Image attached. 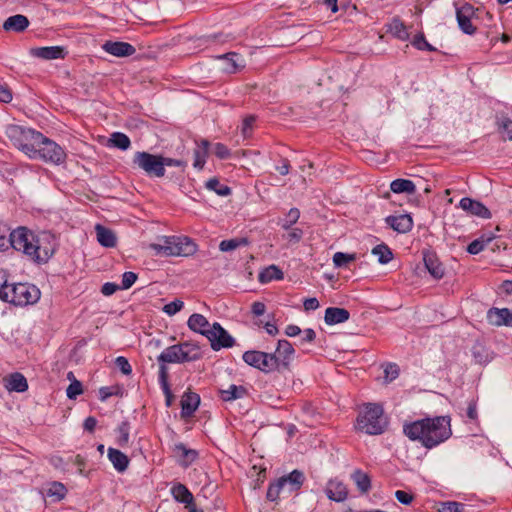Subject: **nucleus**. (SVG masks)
<instances>
[{"label":"nucleus","instance_id":"nucleus-1","mask_svg":"<svg viewBox=\"0 0 512 512\" xmlns=\"http://www.w3.org/2000/svg\"><path fill=\"white\" fill-rule=\"evenodd\" d=\"M10 247L38 263L47 262L55 252L54 237L49 232L35 234L26 227L10 233Z\"/></svg>","mask_w":512,"mask_h":512},{"label":"nucleus","instance_id":"nucleus-2","mask_svg":"<svg viewBox=\"0 0 512 512\" xmlns=\"http://www.w3.org/2000/svg\"><path fill=\"white\" fill-rule=\"evenodd\" d=\"M450 417L424 418L403 425L404 434L413 441H419L431 449L448 440L452 435Z\"/></svg>","mask_w":512,"mask_h":512},{"label":"nucleus","instance_id":"nucleus-3","mask_svg":"<svg viewBox=\"0 0 512 512\" xmlns=\"http://www.w3.org/2000/svg\"><path fill=\"white\" fill-rule=\"evenodd\" d=\"M201 358L199 346L192 343H181L167 347L157 357L159 363V383L163 392L169 394L168 368L167 363H185L196 361Z\"/></svg>","mask_w":512,"mask_h":512},{"label":"nucleus","instance_id":"nucleus-4","mask_svg":"<svg viewBox=\"0 0 512 512\" xmlns=\"http://www.w3.org/2000/svg\"><path fill=\"white\" fill-rule=\"evenodd\" d=\"M388 425L383 407L379 404L368 403L360 410L355 428L368 435L382 434Z\"/></svg>","mask_w":512,"mask_h":512},{"label":"nucleus","instance_id":"nucleus-5","mask_svg":"<svg viewBox=\"0 0 512 512\" xmlns=\"http://www.w3.org/2000/svg\"><path fill=\"white\" fill-rule=\"evenodd\" d=\"M40 298V290L28 283L7 284L0 286V299L15 306H26L36 303Z\"/></svg>","mask_w":512,"mask_h":512},{"label":"nucleus","instance_id":"nucleus-6","mask_svg":"<svg viewBox=\"0 0 512 512\" xmlns=\"http://www.w3.org/2000/svg\"><path fill=\"white\" fill-rule=\"evenodd\" d=\"M157 255L188 257L196 253L197 245L188 237L164 236L150 245Z\"/></svg>","mask_w":512,"mask_h":512},{"label":"nucleus","instance_id":"nucleus-7","mask_svg":"<svg viewBox=\"0 0 512 512\" xmlns=\"http://www.w3.org/2000/svg\"><path fill=\"white\" fill-rule=\"evenodd\" d=\"M5 134L11 143L29 158H35V147L42 139V133L20 125L11 124L6 127Z\"/></svg>","mask_w":512,"mask_h":512},{"label":"nucleus","instance_id":"nucleus-8","mask_svg":"<svg viewBox=\"0 0 512 512\" xmlns=\"http://www.w3.org/2000/svg\"><path fill=\"white\" fill-rule=\"evenodd\" d=\"M65 152L61 146L42 134V139L38 141L35 147V158L42 160H62Z\"/></svg>","mask_w":512,"mask_h":512},{"label":"nucleus","instance_id":"nucleus-9","mask_svg":"<svg viewBox=\"0 0 512 512\" xmlns=\"http://www.w3.org/2000/svg\"><path fill=\"white\" fill-rule=\"evenodd\" d=\"M206 332L211 348L215 351L221 348H230L234 345V338L217 322L212 324L211 331Z\"/></svg>","mask_w":512,"mask_h":512},{"label":"nucleus","instance_id":"nucleus-10","mask_svg":"<svg viewBox=\"0 0 512 512\" xmlns=\"http://www.w3.org/2000/svg\"><path fill=\"white\" fill-rule=\"evenodd\" d=\"M487 322L495 327H512V310L492 307L486 314Z\"/></svg>","mask_w":512,"mask_h":512},{"label":"nucleus","instance_id":"nucleus-11","mask_svg":"<svg viewBox=\"0 0 512 512\" xmlns=\"http://www.w3.org/2000/svg\"><path fill=\"white\" fill-rule=\"evenodd\" d=\"M294 353L295 349L288 340L282 339L278 341L276 350L273 354H276L279 371L289 368L290 362L294 357Z\"/></svg>","mask_w":512,"mask_h":512},{"label":"nucleus","instance_id":"nucleus-12","mask_svg":"<svg viewBox=\"0 0 512 512\" xmlns=\"http://www.w3.org/2000/svg\"><path fill=\"white\" fill-rule=\"evenodd\" d=\"M474 15V7L471 4L465 3L462 6L456 8V19L460 29L468 35L475 33L476 28L471 22V18Z\"/></svg>","mask_w":512,"mask_h":512},{"label":"nucleus","instance_id":"nucleus-13","mask_svg":"<svg viewBox=\"0 0 512 512\" xmlns=\"http://www.w3.org/2000/svg\"><path fill=\"white\" fill-rule=\"evenodd\" d=\"M212 155L216 156L217 158L223 159L227 157H245V158H252L256 157L260 154L259 150L248 148V149H239L231 153L229 149L222 143H216L213 147V151L211 152Z\"/></svg>","mask_w":512,"mask_h":512},{"label":"nucleus","instance_id":"nucleus-14","mask_svg":"<svg viewBox=\"0 0 512 512\" xmlns=\"http://www.w3.org/2000/svg\"><path fill=\"white\" fill-rule=\"evenodd\" d=\"M30 54L36 58L44 60H54L64 59L68 52L63 46H47L32 48L30 50Z\"/></svg>","mask_w":512,"mask_h":512},{"label":"nucleus","instance_id":"nucleus-15","mask_svg":"<svg viewBox=\"0 0 512 512\" xmlns=\"http://www.w3.org/2000/svg\"><path fill=\"white\" fill-rule=\"evenodd\" d=\"M102 49L116 57H129L136 52V48L133 45L122 41H106L102 45Z\"/></svg>","mask_w":512,"mask_h":512},{"label":"nucleus","instance_id":"nucleus-16","mask_svg":"<svg viewBox=\"0 0 512 512\" xmlns=\"http://www.w3.org/2000/svg\"><path fill=\"white\" fill-rule=\"evenodd\" d=\"M172 451L177 458L178 464L184 468L189 467L197 458L198 451L187 448L183 443H177L173 446Z\"/></svg>","mask_w":512,"mask_h":512},{"label":"nucleus","instance_id":"nucleus-17","mask_svg":"<svg viewBox=\"0 0 512 512\" xmlns=\"http://www.w3.org/2000/svg\"><path fill=\"white\" fill-rule=\"evenodd\" d=\"M385 222L398 233H407L413 228L412 217L408 214L388 216L386 217Z\"/></svg>","mask_w":512,"mask_h":512},{"label":"nucleus","instance_id":"nucleus-18","mask_svg":"<svg viewBox=\"0 0 512 512\" xmlns=\"http://www.w3.org/2000/svg\"><path fill=\"white\" fill-rule=\"evenodd\" d=\"M459 206L472 215L488 219L491 213L482 203L475 201L471 198L465 197L460 200Z\"/></svg>","mask_w":512,"mask_h":512},{"label":"nucleus","instance_id":"nucleus-19","mask_svg":"<svg viewBox=\"0 0 512 512\" xmlns=\"http://www.w3.org/2000/svg\"><path fill=\"white\" fill-rule=\"evenodd\" d=\"M304 479L305 476L303 472H301L300 470H293L287 476L279 478L285 491H287L288 493L298 491L303 485Z\"/></svg>","mask_w":512,"mask_h":512},{"label":"nucleus","instance_id":"nucleus-20","mask_svg":"<svg viewBox=\"0 0 512 512\" xmlns=\"http://www.w3.org/2000/svg\"><path fill=\"white\" fill-rule=\"evenodd\" d=\"M138 167L150 177H162L165 173V165H181L182 162H136Z\"/></svg>","mask_w":512,"mask_h":512},{"label":"nucleus","instance_id":"nucleus-21","mask_svg":"<svg viewBox=\"0 0 512 512\" xmlns=\"http://www.w3.org/2000/svg\"><path fill=\"white\" fill-rule=\"evenodd\" d=\"M325 492L330 500L336 502H342L348 496V490L346 486L338 480H330L327 484Z\"/></svg>","mask_w":512,"mask_h":512},{"label":"nucleus","instance_id":"nucleus-22","mask_svg":"<svg viewBox=\"0 0 512 512\" xmlns=\"http://www.w3.org/2000/svg\"><path fill=\"white\" fill-rule=\"evenodd\" d=\"M29 20L26 16L16 14L8 17L3 23V29L7 32L21 33L29 26Z\"/></svg>","mask_w":512,"mask_h":512},{"label":"nucleus","instance_id":"nucleus-23","mask_svg":"<svg viewBox=\"0 0 512 512\" xmlns=\"http://www.w3.org/2000/svg\"><path fill=\"white\" fill-rule=\"evenodd\" d=\"M218 59L223 62V70L226 73H235L240 68L244 67L242 57L235 52H229L224 55H220L218 56Z\"/></svg>","mask_w":512,"mask_h":512},{"label":"nucleus","instance_id":"nucleus-24","mask_svg":"<svg viewBox=\"0 0 512 512\" xmlns=\"http://www.w3.org/2000/svg\"><path fill=\"white\" fill-rule=\"evenodd\" d=\"M350 313L345 308L329 307L325 310L324 321L327 325H336L346 322Z\"/></svg>","mask_w":512,"mask_h":512},{"label":"nucleus","instance_id":"nucleus-25","mask_svg":"<svg viewBox=\"0 0 512 512\" xmlns=\"http://www.w3.org/2000/svg\"><path fill=\"white\" fill-rule=\"evenodd\" d=\"M187 325L192 331L197 332L206 338L208 335L206 331L212 330V325H210L206 317L198 313H194L189 317Z\"/></svg>","mask_w":512,"mask_h":512},{"label":"nucleus","instance_id":"nucleus-26","mask_svg":"<svg viewBox=\"0 0 512 512\" xmlns=\"http://www.w3.org/2000/svg\"><path fill=\"white\" fill-rule=\"evenodd\" d=\"M200 403V397L196 393H185L181 400L182 417H190L197 410Z\"/></svg>","mask_w":512,"mask_h":512},{"label":"nucleus","instance_id":"nucleus-27","mask_svg":"<svg viewBox=\"0 0 512 512\" xmlns=\"http://www.w3.org/2000/svg\"><path fill=\"white\" fill-rule=\"evenodd\" d=\"M5 387L9 391L25 392L28 389V383L26 378L18 372L10 374L6 379Z\"/></svg>","mask_w":512,"mask_h":512},{"label":"nucleus","instance_id":"nucleus-28","mask_svg":"<svg viewBox=\"0 0 512 512\" xmlns=\"http://www.w3.org/2000/svg\"><path fill=\"white\" fill-rule=\"evenodd\" d=\"M171 494L177 502L183 503L186 506L194 501L193 494L181 483H176L171 487Z\"/></svg>","mask_w":512,"mask_h":512},{"label":"nucleus","instance_id":"nucleus-29","mask_svg":"<svg viewBox=\"0 0 512 512\" xmlns=\"http://www.w3.org/2000/svg\"><path fill=\"white\" fill-rule=\"evenodd\" d=\"M98 242L108 248H112L116 245V236L112 230L97 224L95 227Z\"/></svg>","mask_w":512,"mask_h":512},{"label":"nucleus","instance_id":"nucleus-30","mask_svg":"<svg viewBox=\"0 0 512 512\" xmlns=\"http://www.w3.org/2000/svg\"><path fill=\"white\" fill-rule=\"evenodd\" d=\"M108 458L112 462L114 468L119 472L125 471L129 465L128 457L118 449L109 448Z\"/></svg>","mask_w":512,"mask_h":512},{"label":"nucleus","instance_id":"nucleus-31","mask_svg":"<svg viewBox=\"0 0 512 512\" xmlns=\"http://www.w3.org/2000/svg\"><path fill=\"white\" fill-rule=\"evenodd\" d=\"M424 263L429 273L435 279H441L444 276V268L433 254H425Z\"/></svg>","mask_w":512,"mask_h":512},{"label":"nucleus","instance_id":"nucleus-32","mask_svg":"<svg viewBox=\"0 0 512 512\" xmlns=\"http://www.w3.org/2000/svg\"><path fill=\"white\" fill-rule=\"evenodd\" d=\"M283 278L284 274L282 270L276 265L268 266L267 268L263 269L258 275V280L262 284L269 283L273 280H282Z\"/></svg>","mask_w":512,"mask_h":512},{"label":"nucleus","instance_id":"nucleus-33","mask_svg":"<svg viewBox=\"0 0 512 512\" xmlns=\"http://www.w3.org/2000/svg\"><path fill=\"white\" fill-rule=\"evenodd\" d=\"M258 370L264 373L279 371L276 354L262 352Z\"/></svg>","mask_w":512,"mask_h":512},{"label":"nucleus","instance_id":"nucleus-34","mask_svg":"<svg viewBox=\"0 0 512 512\" xmlns=\"http://www.w3.org/2000/svg\"><path fill=\"white\" fill-rule=\"evenodd\" d=\"M390 189L394 193H408L413 194L416 191L415 184L408 179H396L393 180L390 184Z\"/></svg>","mask_w":512,"mask_h":512},{"label":"nucleus","instance_id":"nucleus-35","mask_svg":"<svg viewBox=\"0 0 512 512\" xmlns=\"http://www.w3.org/2000/svg\"><path fill=\"white\" fill-rule=\"evenodd\" d=\"M388 31L393 36H395L396 38H398L400 40H407L409 38V33L407 31L405 24L398 17L393 18V20L389 24Z\"/></svg>","mask_w":512,"mask_h":512},{"label":"nucleus","instance_id":"nucleus-36","mask_svg":"<svg viewBox=\"0 0 512 512\" xmlns=\"http://www.w3.org/2000/svg\"><path fill=\"white\" fill-rule=\"evenodd\" d=\"M249 244V241L246 237H239L233 239L223 240L219 244V249L222 252L233 251L239 247L246 246Z\"/></svg>","mask_w":512,"mask_h":512},{"label":"nucleus","instance_id":"nucleus-37","mask_svg":"<svg viewBox=\"0 0 512 512\" xmlns=\"http://www.w3.org/2000/svg\"><path fill=\"white\" fill-rule=\"evenodd\" d=\"M247 393L243 386L230 385L227 390H221V397L224 401H232L242 398Z\"/></svg>","mask_w":512,"mask_h":512},{"label":"nucleus","instance_id":"nucleus-38","mask_svg":"<svg viewBox=\"0 0 512 512\" xmlns=\"http://www.w3.org/2000/svg\"><path fill=\"white\" fill-rule=\"evenodd\" d=\"M352 479L362 493H367L369 491L371 487V481L370 477L366 473L362 472L361 470H356L352 474Z\"/></svg>","mask_w":512,"mask_h":512},{"label":"nucleus","instance_id":"nucleus-39","mask_svg":"<svg viewBox=\"0 0 512 512\" xmlns=\"http://www.w3.org/2000/svg\"><path fill=\"white\" fill-rule=\"evenodd\" d=\"M109 143L113 147L119 148L121 150L128 149L131 144L129 137L121 132H114L113 134H111Z\"/></svg>","mask_w":512,"mask_h":512},{"label":"nucleus","instance_id":"nucleus-40","mask_svg":"<svg viewBox=\"0 0 512 512\" xmlns=\"http://www.w3.org/2000/svg\"><path fill=\"white\" fill-rule=\"evenodd\" d=\"M372 253L374 255L378 256V261L381 264H387L393 258V254H392L390 248L385 244H380V245L375 246L372 249Z\"/></svg>","mask_w":512,"mask_h":512},{"label":"nucleus","instance_id":"nucleus-41","mask_svg":"<svg viewBox=\"0 0 512 512\" xmlns=\"http://www.w3.org/2000/svg\"><path fill=\"white\" fill-rule=\"evenodd\" d=\"M205 186L219 196H227L231 193V189L227 185L221 184L217 178L209 179Z\"/></svg>","mask_w":512,"mask_h":512},{"label":"nucleus","instance_id":"nucleus-42","mask_svg":"<svg viewBox=\"0 0 512 512\" xmlns=\"http://www.w3.org/2000/svg\"><path fill=\"white\" fill-rule=\"evenodd\" d=\"M118 433L117 444L125 447L129 443L130 424L128 421H123L116 429Z\"/></svg>","mask_w":512,"mask_h":512},{"label":"nucleus","instance_id":"nucleus-43","mask_svg":"<svg viewBox=\"0 0 512 512\" xmlns=\"http://www.w3.org/2000/svg\"><path fill=\"white\" fill-rule=\"evenodd\" d=\"M300 217V211L297 208H291L281 221V227L288 230L294 225Z\"/></svg>","mask_w":512,"mask_h":512},{"label":"nucleus","instance_id":"nucleus-44","mask_svg":"<svg viewBox=\"0 0 512 512\" xmlns=\"http://www.w3.org/2000/svg\"><path fill=\"white\" fill-rule=\"evenodd\" d=\"M212 153L210 152V143L207 140H202L196 147L194 151V160H205L210 157Z\"/></svg>","mask_w":512,"mask_h":512},{"label":"nucleus","instance_id":"nucleus-45","mask_svg":"<svg viewBox=\"0 0 512 512\" xmlns=\"http://www.w3.org/2000/svg\"><path fill=\"white\" fill-rule=\"evenodd\" d=\"M66 493V487L60 482L51 483L47 491L48 496L55 497L56 500H62L66 496Z\"/></svg>","mask_w":512,"mask_h":512},{"label":"nucleus","instance_id":"nucleus-46","mask_svg":"<svg viewBox=\"0 0 512 512\" xmlns=\"http://www.w3.org/2000/svg\"><path fill=\"white\" fill-rule=\"evenodd\" d=\"M261 354H262V351L250 350V351L244 352L242 358L245 363L258 369L259 364H260V359L262 358Z\"/></svg>","mask_w":512,"mask_h":512},{"label":"nucleus","instance_id":"nucleus-47","mask_svg":"<svg viewBox=\"0 0 512 512\" xmlns=\"http://www.w3.org/2000/svg\"><path fill=\"white\" fill-rule=\"evenodd\" d=\"M356 259L355 254L336 252L333 255V263L336 267H343Z\"/></svg>","mask_w":512,"mask_h":512},{"label":"nucleus","instance_id":"nucleus-48","mask_svg":"<svg viewBox=\"0 0 512 512\" xmlns=\"http://www.w3.org/2000/svg\"><path fill=\"white\" fill-rule=\"evenodd\" d=\"M10 229L0 223V252L6 251L10 248Z\"/></svg>","mask_w":512,"mask_h":512},{"label":"nucleus","instance_id":"nucleus-49","mask_svg":"<svg viewBox=\"0 0 512 512\" xmlns=\"http://www.w3.org/2000/svg\"><path fill=\"white\" fill-rule=\"evenodd\" d=\"M282 491L284 492L285 489L278 479L275 483L269 485L266 497L269 501H276Z\"/></svg>","mask_w":512,"mask_h":512},{"label":"nucleus","instance_id":"nucleus-50","mask_svg":"<svg viewBox=\"0 0 512 512\" xmlns=\"http://www.w3.org/2000/svg\"><path fill=\"white\" fill-rule=\"evenodd\" d=\"M490 240L491 238H488L487 240H484L482 238L475 239L468 245L467 252L473 255L480 253L485 249L486 245L490 242Z\"/></svg>","mask_w":512,"mask_h":512},{"label":"nucleus","instance_id":"nucleus-51","mask_svg":"<svg viewBox=\"0 0 512 512\" xmlns=\"http://www.w3.org/2000/svg\"><path fill=\"white\" fill-rule=\"evenodd\" d=\"M499 131L503 138L512 140V120L507 117H503L499 122Z\"/></svg>","mask_w":512,"mask_h":512},{"label":"nucleus","instance_id":"nucleus-52","mask_svg":"<svg viewBox=\"0 0 512 512\" xmlns=\"http://www.w3.org/2000/svg\"><path fill=\"white\" fill-rule=\"evenodd\" d=\"M255 121H256V118L254 116H252V115L247 116L242 121V124H241V134H242L244 139H246V138L251 136L252 130H253V125H254Z\"/></svg>","mask_w":512,"mask_h":512},{"label":"nucleus","instance_id":"nucleus-53","mask_svg":"<svg viewBox=\"0 0 512 512\" xmlns=\"http://www.w3.org/2000/svg\"><path fill=\"white\" fill-rule=\"evenodd\" d=\"M464 505L454 501L440 503L439 512H462Z\"/></svg>","mask_w":512,"mask_h":512},{"label":"nucleus","instance_id":"nucleus-54","mask_svg":"<svg viewBox=\"0 0 512 512\" xmlns=\"http://www.w3.org/2000/svg\"><path fill=\"white\" fill-rule=\"evenodd\" d=\"M412 44L419 50L435 51V48L426 41L422 33L414 37Z\"/></svg>","mask_w":512,"mask_h":512},{"label":"nucleus","instance_id":"nucleus-55","mask_svg":"<svg viewBox=\"0 0 512 512\" xmlns=\"http://www.w3.org/2000/svg\"><path fill=\"white\" fill-rule=\"evenodd\" d=\"M184 307V302L176 299L163 307V312L169 316L175 315L177 312L181 311Z\"/></svg>","mask_w":512,"mask_h":512},{"label":"nucleus","instance_id":"nucleus-56","mask_svg":"<svg viewBox=\"0 0 512 512\" xmlns=\"http://www.w3.org/2000/svg\"><path fill=\"white\" fill-rule=\"evenodd\" d=\"M82 392V384L78 380L71 382L66 390L67 397L70 399H75L78 395L82 394Z\"/></svg>","mask_w":512,"mask_h":512},{"label":"nucleus","instance_id":"nucleus-57","mask_svg":"<svg viewBox=\"0 0 512 512\" xmlns=\"http://www.w3.org/2000/svg\"><path fill=\"white\" fill-rule=\"evenodd\" d=\"M137 280V274L131 271L125 272L122 275L121 289H129Z\"/></svg>","mask_w":512,"mask_h":512},{"label":"nucleus","instance_id":"nucleus-58","mask_svg":"<svg viewBox=\"0 0 512 512\" xmlns=\"http://www.w3.org/2000/svg\"><path fill=\"white\" fill-rule=\"evenodd\" d=\"M115 365L124 375H129L132 372L129 361L123 356H119L115 359Z\"/></svg>","mask_w":512,"mask_h":512},{"label":"nucleus","instance_id":"nucleus-59","mask_svg":"<svg viewBox=\"0 0 512 512\" xmlns=\"http://www.w3.org/2000/svg\"><path fill=\"white\" fill-rule=\"evenodd\" d=\"M395 497L396 499L401 503V504H404V505H409L412 503L413 499H414V496L413 494L407 492V491H404V490H397L395 492Z\"/></svg>","mask_w":512,"mask_h":512},{"label":"nucleus","instance_id":"nucleus-60","mask_svg":"<svg viewBox=\"0 0 512 512\" xmlns=\"http://www.w3.org/2000/svg\"><path fill=\"white\" fill-rule=\"evenodd\" d=\"M134 160H172L171 158L163 157L162 155H153L148 152H137Z\"/></svg>","mask_w":512,"mask_h":512},{"label":"nucleus","instance_id":"nucleus-61","mask_svg":"<svg viewBox=\"0 0 512 512\" xmlns=\"http://www.w3.org/2000/svg\"><path fill=\"white\" fill-rule=\"evenodd\" d=\"M384 373L385 378L388 379L389 381H392L396 379L399 375L398 366L396 364H389L386 366Z\"/></svg>","mask_w":512,"mask_h":512},{"label":"nucleus","instance_id":"nucleus-62","mask_svg":"<svg viewBox=\"0 0 512 512\" xmlns=\"http://www.w3.org/2000/svg\"><path fill=\"white\" fill-rule=\"evenodd\" d=\"M119 289H121V288L117 284L111 283V282H106L105 284H103V286L101 288V292L105 296H110V295H113Z\"/></svg>","mask_w":512,"mask_h":512},{"label":"nucleus","instance_id":"nucleus-63","mask_svg":"<svg viewBox=\"0 0 512 512\" xmlns=\"http://www.w3.org/2000/svg\"><path fill=\"white\" fill-rule=\"evenodd\" d=\"M12 93L6 85L0 84V102L9 103L12 101Z\"/></svg>","mask_w":512,"mask_h":512},{"label":"nucleus","instance_id":"nucleus-64","mask_svg":"<svg viewBox=\"0 0 512 512\" xmlns=\"http://www.w3.org/2000/svg\"><path fill=\"white\" fill-rule=\"evenodd\" d=\"M303 306L306 311L316 310L319 308V301L314 297L307 298L304 300Z\"/></svg>","mask_w":512,"mask_h":512}]
</instances>
